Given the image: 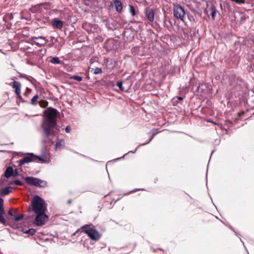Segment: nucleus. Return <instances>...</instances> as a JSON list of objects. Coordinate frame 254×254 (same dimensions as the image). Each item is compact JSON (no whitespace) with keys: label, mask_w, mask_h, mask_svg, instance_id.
Here are the masks:
<instances>
[{"label":"nucleus","mask_w":254,"mask_h":254,"mask_svg":"<svg viewBox=\"0 0 254 254\" xmlns=\"http://www.w3.org/2000/svg\"><path fill=\"white\" fill-rule=\"evenodd\" d=\"M44 114L46 115L42 124L43 136L45 139L44 141L45 143H53V137L56 132L54 131L57 128L56 118L58 115V111L52 107L48 108L45 110Z\"/></svg>","instance_id":"1"},{"label":"nucleus","mask_w":254,"mask_h":254,"mask_svg":"<svg viewBox=\"0 0 254 254\" xmlns=\"http://www.w3.org/2000/svg\"><path fill=\"white\" fill-rule=\"evenodd\" d=\"M47 210L46 205L43 199L39 195H35L32 198L31 204L28 206V211L36 213L45 212Z\"/></svg>","instance_id":"2"},{"label":"nucleus","mask_w":254,"mask_h":254,"mask_svg":"<svg viewBox=\"0 0 254 254\" xmlns=\"http://www.w3.org/2000/svg\"><path fill=\"white\" fill-rule=\"evenodd\" d=\"M173 15L177 19L184 21L185 17L184 9L178 4H174Z\"/></svg>","instance_id":"3"},{"label":"nucleus","mask_w":254,"mask_h":254,"mask_svg":"<svg viewBox=\"0 0 254 254\" xmlns=\"http://www.w3.org/2000/svg\"><path fill=\"white\" fill-rule=\"evenodd\" d=\"M43 159L39 156L34 155L33 154H30L28 156L24 157L19 161V164L22 165L25 163H28L31 162L43 161Z\"/></svg>","instance_id":"4"},{"label":"nucleus","mask_w":254,"mask_h":254,"mask_svg":"<svg viewBox=\"0 0 254 254\" xmlns=\"http://www.w3.org/2000/svg\"><path fill=\"white\" fill-rule=\"evenodd\" d=\"M34 223L38 226H42L45 224L46 221L48 219V216L45 212L36 213Z\"/></svg>","instance_id":"5"},{"label":"nucleus","mask_w":254,"mask_h":254,"mask_svg":"<svg viewBox=\"0 0 254 254\" xmlns=\"http://www.w3.org/2000/svg\"><path fill=\"white\" fill-rule=\"evenodd\" d=\"M83 228H85L84 232L91 240L97 241L99 239L100 236L96 230L92 228H86V226H84Z\"/></svg>","instance_id":"6"},{"label":"nucleus","mask_w":254,"mask_h":254,"mask_svg":"<svg viewBox=\"0 0 254 254\" xmlns=\"http://www.w3.org/2000/svg\"><path fill=\"white\" fill-rule=\"evenodd\" d=\"M32 39L34 43L39 47L45 46L48 42L46 37L42 36L33 37Z\"/></svg>","instance_id":"7"},{"label":"nucleus","mask_w":254,"mask_h":254,"mask_svg":"<svg viewBox=\"0 0 254 254\" xmlns=\"http://www.w3.org/2000/svg\"><path fill=\"white\" fill-rule=\"evenodd\" d=\"M10 86L15 89V93L17 95H19V93L21 92V84L19 82L13 81L10 83Z\"/></svg>","instance_id":"8"},{"label":"nucleus","mask_w":254,"mask_h":254,"mask_svg":"<svg viewBox=\"0 0 254 254\" xmlns=\"http://www.w3.org/2000/svg\"><path fill=\"white\" fill-rule=\"evenodd\" d=\"M145 14L148 20L150 22H153L154 20V11L150 8H147L145 9Z\"/></svg>","instance_id":"9"},{"label":"nucleus","mask_w":254,"mask_h":254,"mask_svg":"<svg viewBox=\"0 0 254 254\" xmlns=\"http://www.w3.org/2000/svg\"><path fill=\"white\" fill-rule=\"evenodd\" d=\"M26 182L29 185L36 186L38 181V179L32 177H27L25 178Z\"/></svg>","instance_id":"10"},{"label":"nucleus","mask_w":254,"mask_h":254,"mask_svg":"<svg viewBox=\"0 0 254 254\" xmlns=\"http://www.w3.org/2000/svg\"><path fill=\"white\" fill-rule=\"evenodd\" d=\"M4 176L6 178H8L11 176L16 177V174H14V171L12 167H8L5 172Z\"/></svg>","instance_id":"11"},{"label":"nucleus","mask_w":254,"mask_h":254,"mask_svg":"<svg viewBox=\"0 0 254 254\" xmlns=\"http://www.w3.org/2000/svg\"><path fill=\"white\" fill-rule=\"evenodd\" d=\"M114 4L116 8V10L118 12H121L123 10L122 2L119 0H115Z\"/></svg>","instance_id":"12"},{"label":"nucleus","mask_w":254,"mask_h":254,"mask_svg":"<svg viewBox=\"0 0 254 254\" xmlns=\"http://www.w3.org/2000/svg\"><path fill=\"white\" fill-rule=\"evenodd\" d=\"M64 140L62 139H58L55 144V149H62L64 148Z\"/></svg>","instance_id":"13"},{"label":"nucleus","mask_w":254,"mask_h":254,"mask_svg":"<svg viewBox=\"0 0 254 254\" xmlns=\"http://www.w3.org/2000/svg\"><path fill=\"white\" fill-rule=\"evenodd\" d=\"M63 22L62 20H59L57 18L53 19V26L60 29L63 27Z\"/></svg>","instance_id":"14"},{"label":"nucleus","mask_w":254,"mask_h":254,"mask_svg":"<svg viewBox=\"0 0 254 254\" xmlns=\"http://www.w3.org/2000/svg\"><path fill=\"white\" fill-rule=\"evenodd\" d=\"M210 15L212 20H214L216 17L217 10L214 5L211 6L210 8Z\"/></svg>","instance_id":"15"},{"label":"nucleus","mask_w":254,"mask_h":254,"mask_svg":"<svg viewBox=\"0 0 254 254\" xmlns=\"http://www.w3.org/2000/svg\"><path fill=\"white\" fill-rule=\"evenodd\" d=\"M129 12L132 16H134L136 15V9L134 6L131 4L128 5Z\"/></svg>","instance_id":"16"},{"label":"nucleus","mask_w":254,"mask_h":254,"mask_svg":"<svg viewBox=\"0 0 254 254\" xmlns=\"http://www.w3.org/2000/svg\"><path fill=\"white\" fill-rule=\"evenodd\" d=\"M10 192V187H8L2 189L0 191V193L1 195L4 196L8 194Z\"/></svg>","instance_id":"17"},{"label":"nucleus","mask_w":254,"mask_h":254,"mask_svg":"<svg viewBox=\"0 0 254 254\" xmlns=\"http://www.w3.org/2000/svg\"><path fill=\"white\" fill-rule=\"evenodd\" d=\"M91 72L95 74H101L102 73V69L101 68L96 67L95 68L90 67Z\"/></svg>","instance_id":"18"},{"label":"nucleus","mask_w":254,"mask_h":254,"mask_svg":"<svg viewBox=\"0 0 254 254\" xmlns=\"http://www.w3.org/2000/svg\"><path fill=\"white\" fill-rule=\"evenodd\" d=\"M37 187L41 188H45L47 186V183L45 181L41 180L38 179V181Z\"/></svg>","instance_id":"19"},{"label":"nucleus","mask_w":254,"mask_h":254,"mask_svg":"<svg viewBox=\"0 0 254 254\" xmlns=\"http://www.w3.org/2000/svg\"><path fill=\"white\" fill-rule=\"evenodd\" d=\"M50 62L53 64H61L62 63L58 57H51Z\"/></svg>","instance_id":"20"},{"label":"nucleus","mask_w":254,"mask_h":254,"mask_svg":"<svg viewBox=\"0 0 254 254\" xmlns=\"http://www.w3.org/2000/svg\"><path fill=\"white\" fill-rule=\"evenodd\" d=\"M4 213V210H0V223L3 225H5L6 220L3 216V214Z\"/></svg>","instance_id":"21"},{"label":"nucleus","mask_w":254,"mask_h":254,"mask_svg":"<svg viewBox=\"0 0 254 254\" xmlns=\"http://www.w3.org/2000/svg\"><path fill=\"white\" fill-rule=\"evenodd\" d=\"M39 105L41 108H46L48 105V102L45 100H41L39 102Z\"/></svg>","instance_id":"22"},{"label":"nucleus","mask_w":254,"mask_h":254,"mask_svg":"<svg viewBox=\"0 0 254 254\" xmlns=\"http://www.w3.org/2000/svg\"><path fill=\"white\" fill-rule=\"evenodd\" d=\"M39 98V96L38 94L35 95L31 100V104L33 105H35L37 104V100Z\"/></svg>","instance_id":"23"},{"label":"nucleus","mask_w":254,"mask_h":254,"mask_svg":"<svg viewBox=\"0 0 254 254\" xmlns=\"http://www.w3.org/2000/svg\"><path fill=\"white\" fill-rule=\"evenodd\" d=\"M12 184H15V185H16L18 186H21L24 185V183L19 180H15L14 181L10 182L9 183V185H12Z\"/></svg>","instance_id":"24"},{"label":"nucleus","mask_w":254,"mask_h":254,"mask_svg":"<svg viewBox=\"0 0 254 254\" xmlns=\"http://www.w3.org/2000/svg\"><path fill=\"white\" fill-rule=\"evenodd\" d=\"M158 133V131H157V130H154L151 135V136L150 137V138L148 140V141H147L146 142L144 143H143L142 145H145L147 143H148L149 142H150L151 141V140L153 138V137H154V136L157 134V133Z\"/></svg>","instance_id":"25"},{"label":"nucleus","mask_w":254,"mask_h":254,"mask_svg":"<svg viewBox=\"0 0 254 254\" xmlns=\"http://www.w3.org/2000/svg\"><path fill=\"white\" fill-rule=\"evenodd\" d=\"M36 232V229L31 228L25 231V233L28 234L31 236L34 235Z\"/></svg>","instance_id":"26"},{"label":"nucleus","mask_w":254,"mask_h":254,"mask_svg":"<svg viewBox=\"0 0 254 254\" xmlns=\"http://www.w3.org/2000/svg\"><path fill=\"white\" fill-rule=\"evenodd\" d=\"M70 79L76 80L78 81H81L82 80V77L78 75H73L70 77Z\"/></svg>","instance_id":"27"},{"label":"nucleus","mask_w":254,"mask_h":254,"mask_svg":"<svg viewBox=\"0 0 254 254\" xmlns=\"http://www.w3.org/2000/svg\"><path fill=\"white\" fill-rule=\"evenodd\" d=\"M117 85L121 90L123 91L124 90V88L123 86V83L122 81L117 82Z\"/></svg>","instance_id":"28"},{"label":"nucleus","mask_w":254,"mask_h":254,"mask_svg":"<svg viewBox=\"0 0 254 254\" xmlns=\"http://www.w3.org/2000/svg\"><path fill=\"white\" fill-rule=\"evenodd\" d=\"M24 217V215L23 214H20L18 215H15L14 216V220L16 221H18L22 219Z\"/></svg>","instance_id":"29"},{"label":"nucleus","mask_w":254,"mask_h":254,"mask_svg":"<svg viewBox=\"0 0 254 254\" xmlns=\"http://www.w3.org/2000/svg\"><path fill=\"white\" fill-rule=\"evenodd\" d=\"M231 1L235 2L236 3L239 4H243L245 2L244 0H231Z\"/></svg>","instance_id":"30"},{"label":"nucleus","mask_w":254,"mask_h":254,"mask_svg":"<svg viewBox=\"0 0 254 254\" xmlns=\"http://www.w3.org/2000/svg\"><path fill=\"white\" fill-rule=\"evenodd\" d=\"M4 210L3 207V200L0 197V210Z\"/></svg>","instance_id":"31"},{"label":"nucleus","mask_w":254,"mask_h":254,"mask_svg":"<svg viewBox=\"0 0 254 254\" xmlns=\"http://www.w3.org/2000/svg\"><path fill=\"white\" fill-rule=\"evenodd\" d=\"M40 52L41 53V54L44 56L46 54V50L45 49H41L40 50Z\"/></svg>","instance_id":"32"},{"label":"nucleus","mask_w":254,"mask_h":254,"mask_svg":"<svg viewBox=\"0 0 254 254\" xmlns=\"http://www.w3.org/2000/svg\"><path fill=\"white\" fill-rule=\"evenodd\" d=\"M70 129H71L70 127L69 126H67L65 127V130L66 132L69 133L70 131Z\"/></svg>","instance_id":"33"},{"label":"nucleus","mask_w":254,"mask_h":254,"mask_svg":"<svg viewBox=\"0 0 254 254\" xmlns=\"http://www.w3.org/2000/svg\"><path fill=\"white\" fill-rule=\"evenodd\" d=\"M8 214L10 216H13V212L12 209H9L8 211Z\"/></svg>","instance_id":"34"},{"label":"nucleus","mask_w":254,"mask_h":254,"mask_svg":"<svg viewBox=\"0 0 254 254\" xmlns=\"http://www.w3.org/2000/svg\"><path fill=\"white\" fill-rule=\"evenodd\" d=\"M167 22L168 21L166 20L164 21V26L168 28L169 27V25H168V23H167Z\"/></svg>","instance_id":"35"},{"label":"nucleus","mask_w":254,"mask_h":254,"mask_svg":"<svg viewBox=\"0 0 254 254\" xmlns=\"http://www.w3.org/2000/svg\"><path fill=\"white\" fill-rule=\"evenodd\" d=\"M17 96H18V98L20 100H21L22 101H23V99H22V97H21V92H20V93H19V95H17Z\"/></svg>","instance_id":"36"},{"label":"nucleus","mask_w":254,"mask_h":254,"mask_svg":"<svg viewBox=\"0 0 254 254\" xmlns=\"http://www.w3.org/2000/svg\"><path fill=\"white\" fill-rule=\"evenodd\" d=\"M97 25H92L91 28H93L94 29V30H95L96 28L97 27ZM93 32H94V31H93Z\"/></svg>","instance_id":"37"},{"label":"nucleus","mask_w":254,"mask_h":254,"mask_svg":"<svg viewBox=\"0 0 254 254\" xmlns=\"http://www.w3.org/2000/svg\"><path fill=\"white\" fill-rule=\"evenodd\" d=\"M14 174H16V176L18 175L17 170L16 169L15 170V173L14 172Z\"/></svg>","instance_id":"38"},{"label":"nucleus","mask_w":254,"mask_h":254,"mask_svg":"<svg viewBox=\"0 0 254 254\" xmlns=\"http://www.w3.org/2000/svg\"><path fill=\"white\" fill-rule=\"evenodd\" d=\"M178 99L179 100H182L183 99V98L182 97H179Z\"/></svg>","instance_id":"39"},{"label":"nucleus","mask_w":254,"mask_h":254,"mask_svg":"<svg viewBox=\"0 0 254 254\" xmlns=\"http://www.w3.org/2000/svg\"><path fill=\"white\" fill-rule=\"evenodd\" d=\"M120 198H117V199L116 200L115 202L117 201L118 200H120Z\"/></svg>","instance_id":"40"},{"label":"nucleus","mask_w":254,"mask_h":254,"mask_svg":"<svg viewBox=\"0 0 254 254\" xmlns=\"http://www.w3.org/2000/svg\"><path fill=\"white\" fill-rule=\"evenodd\" d=\"M71 200H69L68 201V203H71Z\"/></svg>","instance_id":"41"},{"label":"nucleus","mask_w":254,"mask_h":254,"mask_svg":"<svg viewBox=\"0 0 254 254\" xmlns=\"http://www.w3.org/2000/svg\"><path fill=\"white\" fill-rule=\"evenodd\" d=\"M169 23H170V25L171 24V22L170 21H168Z\"/></svg>","instance_id":"42"}]
</instances>
